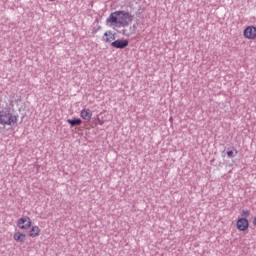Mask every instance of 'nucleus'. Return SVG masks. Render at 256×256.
I'll list each match as a JSON object with an SVG mask.
<instances>
[{
    "label": "nucleus",
    "instance_id": "obj_1",
    "mask_svg": "<svg viewBox=\"0 0 256 256\" xmlns=\"http://www.w3.org/2000/svg\"><path fill=\"white\" fill-rule=\"evenodd\" d=\"M0 125H9L10 127L17 125V116L12 115L9 108H3L0 110Z\"/></svg>",
    "mask_w": 256,
    "mask_h": 256
},
{
    "label": "nucleus",
    "instance_id": "obj_2",
    "mask_svg": "<svg viewBox=\"0 0 256 256\" xmlns=\"http://www.w3.org/2000/svg\"><path fill=\"white\" fill-rule=\"evenodd\" d=\"M118 13V27H129V23L133 21L134 16L124 10L117 11Z\"/></svg>",
    "mask_w": 256,
    "mask_h": 256
},
{
    "label": "nucleus",
    "instance_id": "obj_3",
    "mask_svg": "<svg viewBox=\"0 0 256 256\" xmlns=\"http://www.w3.org/2000/svg\"><path fill=\"white\" fill-rule=\"evenodd\" d=\"M17 226L19 229H30L31 228V218L29 216L22 217L18 219Z\"/></svg>",
    "mask_w": 256,
    "mask_h": 256
},
{
    "label": "nucleus",
    "instance_id": "obj_4",
    "mask_svg": "<svg viewBox=\"0 0 256 256\" xmlns=\"http://www.w3.org/2000/svg\"><path fill=\"white\" fill-rule=\"evenodd\" d=\"M244 37L246 39H256V27L255 26H248L244 29Z\"/></svg>",
    "mask_w": 256,
    "mask_h": 256
},
{
    "label": "nucleus",
    "instance_id": "obj_5",
    "mask_svg": "<svg viewBox=\"0 0 256 256\" xmlns=\"http://www.w3.org/2000/svg\"><path fill=\"white\" fill-rule=\"evenodd\" d=\"M236 225L238 231H247V229H249V220H247V218H240Z\"/></svg>",
    "mask_w": 256,
    "mask_h": 256
},
{
    "label": "nucleus",
    "instance_id": "obj_6",
    "mask_svg": "<svg viewBox=\"0 0 256 256\" xmlns=\"http://www.w3.org/2000/svg\"><path fill=\"white\" fill-rule=\"evenodd\" d=\"M111 47H114L115 49H125V47H129V41L118 39L111 43Z\"/></svg>",
    "mask_w": 256,
    "mask_h": 256
},
{
    "label": "nucleus",
    "instance_id": "obj_7",
    "mask_svg": "<svg viewBox=\"0 0 256 256\" xmlns=\"http://www.w3.org/2000/svg\"><path fill=\"white\" fill-rule=\"evenodd\" d=\"M119 16L117 11L112 12L109 17L106 19V23H110V25L118 26Z\"/></svg>",
    "mask_w": 256,
    "mask_h": 256
},
{
    "label": "nucleus",
    "instance_id": "obj_8",
    "mask_svg": "<svg viewBox=\"0 0 256 256\" xmlns=\"http://www.w3.org/2000/svg\"><path fill=\"white\" fill-rule=\"evenodd\" d=\"M102 40L104 43H113L115 41V34L111 31H107L104 33Z\"/></svg>",
    "mask_w": 256,
    "mask_h": 256
},
{
    "label": "nucleus",
    "instance_id": "obj_9",
    "mask_svg": "<svg viewBox=\"0 0 256 256\" xmlns=\"http://www.w3.org/2000/svg\"><path fill=\"white\" fill-rule=\"evenodd\" d=\"M80 117H82L84 121H91V117H93V112L90 109H82L80 112Z\"/></svg>",
    "mask_w": 256,
    "mask_h": 256
},
{
    "label": "nucleus",
    "instance_id": "obj_10",
    "mask_svg": "<svg viewBox=\"0 0 256 256\" xmlns=\"http://www.w3.org/2000/svg\"><path fill=\"white\" fill-rule=\"evenodd\" d=\"M14 241H18L20 243H23L26 239L25 234L21 233V232H15L14 236H13Z\"/></svg>",
    "mask_w": 256,
    "mask_h": 256
},
{
    "label": "nucleus",
    "instance_id": "obj_11",
    "mask_svg": "<svg viewBox=\"0 0 256 256\" xmlns=\"http://www.w3.org/2000/svg\"><path fill=\"white\" fill-rule=\"evenodd\" d=\"M67 123H69V125H71V127H76L77 125H81V123H83V121H81V119H79V118H73V119H68Z\"/></svg>",
    "mask_w": 256,
    "mask_h": 256
},
{
    "label": "nucleus",
    "instance_id": "obj_12",
    "mask_svg": "<svg viewBox=\"0 0 256 256\" xmlns=\"http://www.w3.org/2000/svg\"><path fill=\"white\" fill-rule=\"evenodd\" d=\"M39 233H41L39 226H33L30 230V237H38Z\"/></svg>",
    "mask_w": 256,
    "mask_h": 256
},
{
    "label": "nucleus",
    "instance_id": "obj_13",
    "mask_svg": "<svg viewBox=\"0 0 256 256\" xmlns=\"http://www.w3.org/2000/svg\"><path fill=\"white\" fill-rule=\"evenodd\" d=\"M241 215L243 216L242 219H247V217L251 215V212H249V210H242Z\"/></svg>",
    "mask_w": 256,
    "mask_h": 256
},
{
    "label": "nucleus",
    "instance_id": "obj_14",
    "mask_svg": "<svg viewBox=\"0 0 256 256\" xmlns=\"http://www.w3.org/2000/svg\"><path fill=\"white\" fill-rule=\"evenodd\" d=\"M228 157H235V154L233 153V150H230L227 152Z\"/></svg>",
    "mask_w": 256,
    "mask_h": 256
},
{
    "label": "nucleus",
    "instance_id": "obj_15",
    "mask_svg": "<svg viewBox=\"0 0 256 256\" xmlns=\"http://www.w3.org/2000/svg\"><path fill=\"white\" fill-rule=\"evenodd\" d=\"M169 121L172 122V121H173V117H170V118H169Z\"/></svg>",
    "mask_w": 256,
    "mask_h": 256
},
{
    "label": "nucleus",
    "instance_id": "obj_16",
    "mask_svg": "<svg viewBox=\"0 0 256 256\" xmlns=\"http://www.w3.org/2000/svg\"><path fill=\"white\" fill-rule=\"evenodd\" d=\"M49 1H55V0H49Z\"/></svg>",
    "mask_w": 256,
    "mask_h": 256
}]
</instances>
